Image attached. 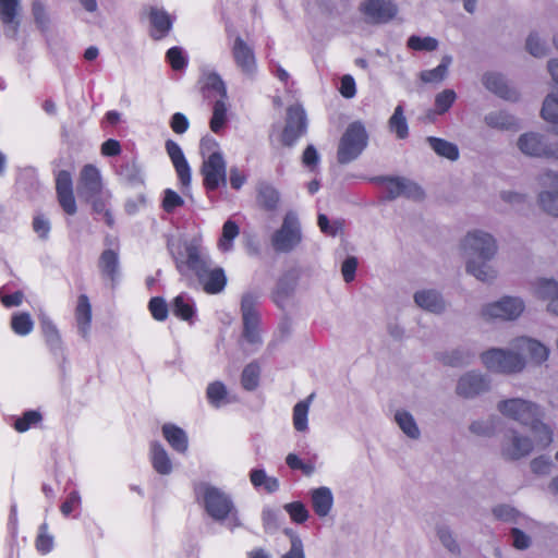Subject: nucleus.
Returning a JSON list of instances; mask_svg holds the SVG:
<instances>
[{
  "instance_id": "nucleus-1",
  "label": "nucleus",
  "mask_w": 558,
  "mask_h": 558,
  "mask_svg": "<svg viewBox=\"0 0 558 558\" xmlns=\"http://www.w3.org/2000/svg\"><path fill=\"white\" fill-rule=\"evenodd\" d=\"M175 268L184 275L189 270L197 277L203 290L207 294H218L227 286V276L222 267L209 268L207 258L203 255L199 245L190 243L185 246V258L175 257Z\"/></svg>"
},
{
  "instance_id": "nucleus-2",
  "label": "nucleus",
  "mask_w": 558,
  "mask_h": 558,
  "mask_svg": "<svg viewBox=\"0 0 558 558\" xmlns=\"http://www.w3.org/2000/svg\"><path fill=\"white\" fill-rule=\"evenodd\" d=\"M498 411L506 417L519 422L531 428L536 446L544 449L553 441V430L539 420L538 407L520 398L501 400L497 404Z\"/></svg>"
},
{
  "instance_id": "nucleus-3",
  "label": "nucleus",
  "mask_w": 558,
  "mask_h": 558,
  "mask_svg": "<svg viewBox=\"0 0 558 558\" xmlns=\"http://www.w3.org/2000/svg\"><path fill=\"white\" fill-rule=\"evenodd\" d=\"M462 247L476 257L466 264L469 274L481 281H488L496 277V271L486 265V262L492 259L497 252L496 241L489 233L469 232L462 242Z\"/></svg>"
},
{
  "instance_id": "nucleus-4",
  "label": "nucleus",
  "mask_w": 558,
  "mask_h": 558,
  "mask_svg": "<svg viewBox=\"0 0 558 558\" xmlns=\"http://www.w3.org/2000/svg\"><path fill=\"white\" fill-rule=\"evenodd\" d=\"M197 501H202L206 513L215 521L230 520L234 526L241 522L238 510L229 494L207 483H198L194 486Z\"/></svg>"
},
{
  "instance_id": "nucleus-5",
  "label": "nucleus",
  "mask_w": 558,
  "mask_h": 558,
  "mask_svg": "<svg viewBox=\"0 0 558 558\" xmlns=\"http://www.w3.org/2000/svg\"><path fill=\"white\" fill-rule=\"evenodd\" d=\"M260 294L258 292L247 291L241 298V315L243 323L242 337L252 344H262L260 336V314L257 310Z\"/></svg>"
},
{
  "instance_id": "nucleus-6",
  "label": "nucleus",
  "mask_w": 558,
  "mask_h": 558,
  "mask_svg": "<svg viewBox=\"0 0 558 558\" xmlns=\"http://www.w3.org/2000/svg\"><path fill=\"white\" fill-rule=\"evenodd\" d=\"M367 142L368 134L365 126L360 121L350 123L338 145V162L345 165L356 159L367 146Z\"/></svg>"
},
{
  "instance_id": "nucleus-7",
  "label": "nucleus",
  "mask_w": 558,
  "mask_h": 558,
  "mask_svg": "<svg viewBox=\"0 0 558 558\" xmlns=\"http://www.w3.org/2000/svg\"><path fill=\"white\" fill-rule=\"evenodd\" d=\"M481 359L487 369L496 373H518L525 366V361L520 354L502 349H489L482 353Z\"/></svg>"
},
{
  "instance_id": "nucleus-8",
  "label": "nucleus",
  "mask_w": 558,
  "mask_h": 558,
  "mask_svg": "<svg viewBox=\"0 0 558 558\" xmlns=\"http://www.w3.org/2000/svg\"><path fill=\"white\" fill-rule=\"evenodd\" d=\"M302 241L300 221L295 213L288 211L281 227L272 234L271 244L277 252H290Z\"/></svg>"
},
{
  "instance_id": "nucleus-9",
  "label": "nucleus",
  "mask_w": 558,
  "mask_h": 558,
  "mask_svg": "<svg viewBox=\"0 0 558 558\" xmlns=\"http://www.w3.org/2000/svg\"><path fill=\"white\" fill-rule=\"evenodd\" d=\"M203 185L207 192H215L227 184V163L222 155H214L203 160L201 166Z\"/></svg>"
},
{
  "instance_id": "nucleus-10",
  "label": "nucleus",
  "mask_w": 558,
  "mask_h": 558,
  "mask_svg": "<svg viewBox=\"0 0 558 558\" xmlns=\"http://www.w3.org/2000/svg\"><path fill=\"white\" fill-rule=\"evenodd\" d=\"M377 184L384 185L387 192V199H395L399 196L421 199L424 196L423 190L415 183L405 179L395 177H377L373 179Z\"/></svg>"
},
{
  "instance_id": "nucleus-11",
  "label": "nucleus",
  "mask_w": 558,
  "mask_h": 558,
  "mask_svg": "<svg viewBox=\"0 0 558 558\" xmlns=\"http://www.w3.org/2000/svg\"><path fill=\"white\" fill-rule=\"evenodd\" d=\"M306 114L299 106H290L287 109L286 125L281 134V142L284 146H292L306 132Z\"/></svg>"
},
{
  "instance_id": "nucleus-12",
  "label": "nucleus",
  "mask_w": 558,
  "mask_h": 558,
  "mask_svg": "<svg viewBox=\"0 0 558 558\" xmlns=\"http://www.w3.org/2000/svg\"><path fill=\"white\" fill-rule=\"evenodd\" d=\"M518 147L526 156L558 159V144L549 146L542 135L534 132L522 134L518 140Z\"/></svg>"
},
{
  "instance_id": "nucleus-13",
  "label": "nucleus",
  "mask_w": 558,
  "mask_h": 558,
  "mask_svg": "<svg viewBox=\"0 0 558 558\" xmlns=\"http://www.w3.org/2000/svg\"><path fill=\"white\" fill-rule=\"evenodd\" d=\"M524 311V303L519 298L505 296L501 300L487 304L482 315L486 318H499L512 320L518 318Z\"/></svg>"
},
{
  "instance_id": "nucleus-14",
  "label": "nucleus",
  "mask_w": 558,
  "mask_h": 558,
  "mask_svg": "<svg viewBox=\"0 0 558 558\" xmlns=\"http://www.w3.org/2000/svg\"><path fill=\"white\" fill-rule=\"evenodd\" d=\"M57 199L62 210L73 216L77 211L73 191L72 175L68 170H60L54 175Z\"/></svg>"
},
{
  "instance_id": "nucleus-15",
  "label": "nucleus",
  "mask_w": 558,
  "mask_h": 558,
  "mask_svg": "<svg viewBox=\"0 0 558 558\" xmlns=\"http://www.w3.org/2000/svg\"><path fill=\"white\" fill-rule=\"evenodd\" d=\"M360 11L368 22L385 24L397 15L398 8L391 0H365L361 3Z\"/></svg>"
},
{
  "instance_id": "nucleus-16",
  "label": "nucleus",
  "mask_w": 558,
  "mask_h": 558,
  "mask_svg": "<svg viewBox=\"0 0 558 558\" xmlns=\"http://www.w3.org/2000/svg\"><path fill=\"white\" fill-rule=\"evenodd\" d=\"M77 193L81 198L96 196L105 191L99 169L92 165H84L77 180Z\"/></svg>"
},
{
  "instance_id": "nucleus-17",
  "label": "nucleus",
  "mask_w": 558,
  "mask_h": 558,
  "mask_svg": "<svg viewBox=\"0 0 558 558\" xmlns=\"http://www.w3.org/2000/svg\"><path fill=\"white\" fill-rule=\"evenodd\" d=\"M166 151L173 165L179 183L182 189H189L192 181L191 167L180 145L173 140H167Z\"/></svg>"
},
{
  "instance_id": "nucleus-18",
  "label": "nucleus",
  "mask_w": 558,
  "mask_h": 558,
  "mask_svg": "<svg viewBox=\"0 0 558 558\" xmlns=\"http://www.w3.org/2000/svg\"><path fill=\"white\" fill-rule=\"evenodd\" d=\"M233 60L242 73L253 75L256 72V58L253 48L241 37L236 36L231 48Z\"/></svg>"
},
{
  "instance_id": "nucleus-19",
  "label": "nucleus",
  "mask_w": 558,
  "mask_h": 558,
  "mask_svg": "<svg viewBox=\"0 0 558 558\" xmlns=\"http://www.w3.org/2000/svg\"><path fill=\"white\" fill-rule=\"evenodd\" d=\"M19 9L20 0H0V21L5 27V36L11 39H16L19 35Z\"/></svg>"
},
{
  "instance_id": "nucleus-20",
  "label": "nucleus",
  "mask_w": 558,
  "mask_h": 558,
  "mask_svg": "<svg viewBox=\"0 0 558 558\" xmlns=\"http://www.w3.org/2000/svg\"><path fill=\"white\" fill-rule=\"evenodd\" d=\"M148 19L151 26L150 37L154 40H160L165 38L172 29L173 19L163 9L149 7Z\"/></svg>"
},
{
  "instance_id": "nucleus-21",
  "label": "nucleus",
  "mask_w": 558,
  "mask_h": 558,
  "mask_svg": "<svg viewBox=\"0 0 558 558\" xmlns=\"http://www.w3.org/2000/svg\"><path fill=\"white\" fill-rule=\"evenodd\" d=\"M488 389V381L476 373L462 376L457 385V393L464 398H473Z\"/></svg>"
},
{
  "instance_id": "nucleus-22",
  "label": "nucleus",
  "mask_w": 558,
  "mask_h": 558,
  "mask_svg": "<svg viewBox=\"0 0 558 558\" xmlns=\"http://www.w3.org/2000/svg\"><path fill=\"white\" fill-rule=\"evenodd\" d=\"M483 83L487 89L506 100L515 101L519 97L517 90L510 87L500 74L487 73L483 77Z\"/></svg>"
},
{
  "instance_id": "nucleus-23",
  "label": "nucleus",
  "mask_w": 558,
  "mask_h": 558,
  "mask_svg": "<svg viewBox=\"0 0 558 558\" xmlns=\"http://www.w3.org/2000/svg\"><path fill=\"white\" fill-rule=\"evenodd\" d=\"M514 347L538 364L546 361L549 354V350L543 343L526 337L517 338Z\"/></svg>"
},
{
  "instance_id": "nucleus-24",
  "label": "nucleus",
  "mask_w": 558,
  "mask_h": 558,
  "mask_svg": "<svg viewBox=\"0 0 558 558\" xmlns=\"http://www.w3.org/2000/svg\"><path fill=\"white\" fill-rule=\"evenodd\" d=\"M201 90L205 99H228L225 82L217 73H209L204 77Z\"/></svg>"
},
{
  "instance_id": "nucleus-25",
  "label": "nucleus",
  "mask_w": 558,
  "mask_h": 558,
  "mask_svg": "<svg viewBox=\"0 0 558 558\" xmlns=\"http://www.w3.org/2000/svg\"><path fill=\"white\" fill-rule=\"evenodd\" d=\"M535 294L541 300L549 301L548 311L558 315V282L551 279H539L535 283Z\"/></svg>"
},
{
  "instance_id": "nucleus-26",
  "label": "nucleus",
  "mask_w": 558,
  "mask_h": 558,
  "mask_svg": "<svg viewBox=\"0 0 558 558\" xmlns=\"http://www.w3.org/2000/svg\"><path fill=\"white\" fill-rule=\"evenodd\" d=\"M74 315L80 333L87 337L92 324V305L86 294L78 295Z\"/></svg>"
},
{
  "instance_id": "nucleus-27",
  "label": "nucleus",
  "mask_w": 558,
  "mask_h": 558,
  "mask_svg": "<svg viewBox=\"0 0 558 558\" xmlns=\"http://www.w3.org/2000/svg\"><path fill=\"white\" fill-rule=\"evenodd\" d=\"M162 435L167 442L170 445V447L179 452V453H185L189 448V440L185 432L171 423H166L162 425Z\"/></svg>"
},
{
  "instance_id": "nucleus-28",
  "label": "nucleus",
  "mask_w": 558,
  "mask_h": 558,
  "mask_svg": "<svg viewBox=\"0 0 558 558\" xmlns=\"http://www.w3.org/2000/svg\"><path fill=\"white\" fill-rule=\"evenodd\" d=\"M415 303L432 313L439 314L445 310L441 295L435 290H422L414 294Z\"/></svg>"
},
{
  "instance_id": "nucleus-29",
  "label": "nucleus",
  "mask_w": 558,
  "mask_h": 558,
  "mask_svg": "<svg viewBox=\"0 0 558 558\" xmlns=\"http://www.w3.org/2000/svg\"><path fill=\"white\" fill-rule=\"evenodd\" d=\"M150 462L158 474L167 475L172 471L171 460L166 449L158 441L150 444Z\"/></svg>"
},
{
  "instance_id": "nucleus-30",
  "label": "nucleus",
  "mask_w": 558,
  "mask_h": 558,
  "mask_svg": "<svg viewBox=\"0 0 558 558\" xmlns=\"http://www.w3.org/2000/svg\"><path fill=\"white\" fill-rule=\"evenodd\" d=\"M533 450L530 438L514 435L511 442L502 448V454L510 460H517L527 456Z\"/></svg>"
},
{
  "instance_id": "nucleus-31",
  "label": "nucleus",
  "mask_w": 558,
  "mask_h": 558,
  "mask_svg": "<svg viewBox=\"0 0 558 558\" xmlns=\"http://www.w3.org/2000/svg\"><path fill=\"white\" fill-rule=\"evenodd\" d=\"M256 202L260 208L274 211L280 202L279 192L269 183H260L257 186Z\"/></svg>"
},
{
  "instance_id": "nucleus-32",
  "label": "nucleus",
  "mask_w": 558,
  "mask_h": 558,
  "mask_svg": "<svg viewBox=\"0 0 558 558\" xmlns=\"http://www.w3.org/2000/svg\"><path fill=\"white\" fill-rule=\"evenodd\" d=\"M332 504V494L328 487H319L312 492V507L318 517H326L330 512Z\"/></svg>"
},
{
  "instance_id": "nucleus-33",
  "label": "nucleus",
  "mask_w": 558,
  "mask_h": 558,
  "mask_svg": "<svg viewBox=\"0 0 558 558\" xmlns=\"http://www.w3.org/2000/svg\"><path fill=\"white\" fill-rule=\"evenodd\" d=\"M98 266L102 277L114 281L118 275L119 257L113 250H105L99 257Z\"/></svg>"
},
{
  "instance_id": "nucleus-34",
  "label": "nucleus",
  "mask_w": 558,
  "mask_h": 558,
  "mask_svg": "<svg viewBox=\"0 0 558 558\" xmlns=\"http://www.w3.org/2000/svg\"><path fill=\"white\" fill-rule=\"evenodd\" d=\"M172 313L184 322H191L195 316V306L184 294L177 295L171 302Z\"/></svg>"
},
{
  "instance_id": "nucleus-35",
  "label": "nucleus",
  "mask_w": 558,
  "mask_h": 558,
  "mask_svg": "<svg viewBox=\"0 0 558 558\" xmlns=\"http://www.w3.org/2000/svg\"><path fill=\"white\" fill-rule=\"evenodd\" d=\"M427 143L433 148V150L440 157H445L452 161L459 158V149L457 145H454L453 143L435 136H428Z\"/></svg>"
},
{
  "instance_id": "nucleus-36",
  "label": "nucleus",
  "mask_w": 558,
  "mask_h": 558,
  "mask_svg": "<svg viewBox=\"0 0 558 558\" xmlns=\"http://www.w3.org/2000/svg\"><path fill=\"white\" fill-rule=\"evenodd\" d=\"M485 121H486L487 125L495 128V129H500V130H518L519 129V123H518L517 119L513 116H511L505 111L490 112L489 114H487L485 117Z\"/></svg>"
},
{
  "instance_id": "nucleus-37",
  "label": "nucleus",
  "mask_w": 558,
  "mask_h": 558,
  "mask_svg": "<svg viewBox=\"0 0 558 558\" xmlns=\"http://www.w3.org/2000/svg\"><path fill=\"white\" fill-rule=\"evenodd\" d=\"M388 126L390 132L395 133L399 140H405L409 136V126L401 105L395 108L388 121Z\"/></svg>"
},
{
  "instance_id": "nucleus-38",
  "label": "nucleus",
  "mask_w": 558,
  "mask_h": 558,
  "mask_svg": "<svg viewBox=\"0 0 558 558\" xmlns=\"http://www.w3.org/2000/svg\"><path fill=\"white\" fill-rule=\"evenodd\" d=\"M240 234V228L238 223L231 219H228L222 226L221 236L218 240V248L221 252H228L233 247V241Z\"/></svg>"
},
{
  "instance_id": "nucleus-39",
  "label": "nucleus",
  "mask_w": 558,
  "mask_h": 558,
  "mask_svg": "<svg viewBox=\"0 0 558 558\" xmlns=\"http://www.w3.org/2000/svg\"><path fill=\"white\" fill-rule=\"evenodd\" d=\"M260 366L254 361L247 364L241 375V385L247 391L255 390L259 385Z\"/></svg>"
},
{
  "instance_id": "nucleus-40",
  "label": "nucleus",
  "mask_w": 558,
  "mask_h": 558,
  "mask_svg": "<svg viewBox=\"0 0 558 558\" xmlns=\"http://www.w3.org/2000/svg\"><path fill=\"white\" fill-rule=\"evenodd\" d=\"M206 397L208 402L215 408H220L229 402L227 387L219 380L213 381L207 386Z\"/></svg>"
},
{
  "instance_id": "nucleus-41",
  "label": "nucleus",
  "mask_w": 558,
  "mask_h": 558,
  "mask_svg": "<svg viewBox=\"0 0 558 558\" xmlns=\"http://www.w3.org/2000/svg\"><path fill=\"white\" fill-rule=\"evenodd\" d=\"M227 100L216 99L213 106V116L209 122V128L214 133H219L227 122Z\"/></svg>"
},
{
  "instance_id": "nucleus-42",
  "label": "nucleus",
  "mask_w": 558,
  "mask_h": 558,
  "mask_svg": "<svg viewBox=\"0 0 558 558\" xmlns=\"http://www.w3.org/2000/svg\"><path fill=\"white\" fill-rule=\"evenodd\" d=\"M451 58L446 56L442 58L439 65L432 70L422 71L420 74L421 81L424 83H440L445 80Z\"/></svg>"
},
{
  "instance_id": "nucleus-43",
  "label": "nucleus",
  "mask_w": 558,
  "mask_h": 558,
  "mask_svg": "<svg viewBox=\"0 0 558 558\" xmlns=\"http://www.w3.org/2000/svg\"><path fill=\"white\" fill-rule=\"evenodd\" d=\"M43 421V415L37 410L25 411L14 421L13 427L19 433H25L29 428L37 426Z\"/></svg>"
},
{
  "instance_id": "nucleus-44",
  "label": "nucleus",
  "mask_w": 558,
  "mask_h": 558,
  "mask_svg": "<svg viewBox=\"0 0 558 558\" xmlns=\"http://www.w3.org/2000/svg\"><path fill=\"white\" fill-rule=\"evenodd\" d=\"M553 182L557 190L555 192H543L539 194L541 207L551 216L558 217V174L553 175Z\"/></svg>"
},
{
  "instance_id": "nucleus-45",
  "label": "nucleus",
  "mask_w": 558,
  "mask_h": 558,
  "mask_svg": "<svg viewBox=\"0 0 558 558\" xmlns=\"http://www.w3.org/2000/svg\"><path fill=\"white\" fill-rule=\"evenodd\" d=\"M293 284L288 282L284 278L279 279L276 289L271 293L272 302L281 310L284 308L287 301L293 293Z\"/></svg>"
},
{
  "instance_id": "nucleus-46",
  "label": "nucleus",
  "mask_w": 558,
  "mask_h": 558,
  "mask_svg": "<svg viewBox=\"0 0 558 558\" xmlns=\"http://www.w3.org/2000/svg\"><path fill=\"white\" fill-rule=\"evenodd\" d=\"M11 328L19 336H26L32 332L34 323L28 313H17L11 318Z\"/></svg>"
},
{
  "instance_id": "nucleus-47",
  "label": "nucleus",
  "mask_w": 558,
  "mask_h": 558,
  "mask_svg": "<svg viewBox=\"0 0 558 558\" xmlns=\"http://www.w3.org/2000/svg\"><path fill=\"white\" fill-rule=\"evenodd\" d=\"M396 422L399 427L403 430V433L410 438H417L420 436V430L416 426V423L413 416L407 411H398L396 413Z\"/></svg>"
},
{
  "instance_id": "nucleus-48",
  "label": "nucleus",
  "mask_w": 558,
  "mask_h": 558,
  "mask_svg": "<svg viewBox=\"0 0 558 558\" xmlns=\"http://www.w3.org/2000/svg\"><path fill=\"white\" fill-rule=\"evenodd\" d=\"M308 409V400L300 401L293 408V426L298 432L307 429Z\"/></svg>"
},
{
  "instance_id": "nucleus-49",
  "label": "nucleus",
  "mask_w": 558,
  "mask_h": 558,
  "mask_svg": "<svg viewBox=\"0 0 558 558\" xmlns=\"http://www.w3.org/2000/svg\"><path fill=\"white\" fill-rule=\"evenodd\" d=\"M407 45L410 49L415 51H433L437 49L438 41L436 38L430 36L420 37L413 35L409 37Z\"/></svg>"
},
{
  "instance_id": "nucleus-50",
  "label": "nucleus",
  "mask_w": 558,
  "mask_h": 558,
  "mask_svg": "<svg viewBox=\"0 0 558 558\" xmlns=\"http://www.w3.org/2000/svg\"><path fill=\"white\" fill-rule=\"evenodd\" d=\"M148 310L153 318L157 322H165L168 318V304L161 296H153L148 302Z\"/></svg>"
},
{
  "instance_id": "nucleus-51",
  "label": "nucleus",
  "mask_w": 558,
  "mask_h": 558,
  "mask_svg": "<svg viewBox=\"0 0 558 558\" xmlns=\"http://www.w3.org/2000/svg\"><path fill=\"white\" fill-rule=\"evenodd\" d=\"M35 547L41 555H47L53 548V537L48 533V526L46 523L39 526V531L35 539Z\"/></svg>"
},
{
  "instance_id": "nucleus-52",
  "label": "nucleus",
  "mask_w": 558,
  "mask_h": 558,
  "mask_svg": "<svg viewBox=\"0 0 558 558\" xmlns=\"http://www.w3.org/2000/svg\"><path fill=\"white\" fill-rule=\"evenodd\" d=\"M284 510L294 523L302 524L308 519V511L301 501L286 504Z\"/></svg>"
},
{
  "instance_id": "nucleus-53",
  "label": "nucleus",
  "mask_w": 558,
  "mask_h": 558,
  "mask_svg": "<svg viewBox=\"0 0 558 558\" xmlns=\"http://www.w3.org/2000/svg\"><path fill=\"white\" fill-rule=\"evenodd\" d=\"M166 59L174 71H181L187 66V59L180 47H171L166 52Z\"/></svg>"
},
{
  "instance_id": "nucleus-54",
  "label": "nucleus",
  "mask_w": 558,
  "mask_h": 558,
  "mask_svg": "<svg viewBox=\"0 0 558 558\" xmlns=\"http://www.w3.org/2000/svg\"><path fill=\"white\" fill-rule=\"evenodd\" d=\"M457 95L453 89H445L436 95L435 107L439 114L447 112L453 105Z\"/></svg>"
},
{
  "instance_id": "nucleus-55",
  "label": "nucleus",
  "mask_w": 558,
  "mask_h": 558,
  "mask_svg": "<svg viewBox=\"0 0 558 558\" xmlns=\"http://www.w3.org/2000/svg\"><path fill=\"white\" fill-rule=\"evenodd\" d=\"M184 205V199L173 190L166 189L163 191V198L161 202L162 209L171 214L175 208L182 207Z\"/></svg>"
},
{
  "instance_id": "nucleus-56",
  "label": "nucleus",
  "mask_w": 558,
  "mask_h": 558,
  "mask_svg": "<svg viewBox=\"0 0 558 558\" xmlns=\"http://www.w3.org/2000/svg\"><path fill=\"white\" fill-rule=\"evenodd\" d=\"M32 13H33L34 21H35L37 27L41 32H46L48 29V25H49V16L46 12V8H45L44 3L39 0H35L32 3Z\"/></svg>"
},
{
  "instance_id": "nucleus-57",
  "label": "nucleus",
  "mask_w": 558,
  "mask_h": 558,
  "mask_svg": "<svg viewBox=\"0 0 558 558\" xmlns=\"http://www.w3.org/2000/svg\"><path fill=\"white\" fill-rule=\"evenodd\" d=\"M43 335L46 343L51 348H59L61 344V336L58 328L51 322H44L41 324Z\"/></svg>"
},
{
  "instance_id": "nucleus-58",
  "label": "nucleus",
  "mask_w": 558,
  "mask_h": 558,
  "mask_svg": "<svg viewBox=\"0 0 558 558\" xmlns=\"http://www.w3.org/2000/svg\"><path fill=\"white\" fill-rule=\"evenodd\" d=\"M199 154L204 159L214 155H222L219 151L218 142L210 135L203 136L199 142Z\"/></svg>"
},
{
  "instance_id": "nucleus-59",
  "label": "nucleus",
  "mask_w": 558,
  "mask_h": 558,
  "mask_svg": "<svg viewBox=\"0 0 558 558\" xmlns=\"http://www.w3.org/2000/svg\"><path fill=\"white\" fill-rule=\"evenodd\" d=\"M286 533L291 538V548L287 554L282 556V558H305L303 544L300 537L295 535L291 530H287Z\"/></svg>"
},
{
  "instance_id": "nucleus-60",
  "label": "nucleus",
  "mask_w": 558,
  "mask_h": 558,
  "mask_svg": "<svg viewBox=\"0 0 558 558\" xmlns=\"http://www.w3.org/2000/svg\"><path fill=\"white\" fill-rule=\"evenodd\" d=\"M470 430L478 436H492L495 430V420L475 421L470 425Z\"/></svg>"
},
{
  "instance_id": "nucleus-61",
  "label": "nucleus",
  "mask_w": 558,
  "mask_h": 558,
  "mask_svg": "<svg viewBox=\"0 0 558 558\" xmlns=\"http://www.w3.org/2000/svg\"><path fill=\"white\" fill-rule=\"evenodd\" d=\"M81 505V496L77 492H71L65 500L60 506V511L63 515H70Z\"/></svg>"
},
{
  "instance_id": "nucleus-62",
  "label": "nucleus",
  "mask_w": 558,
  "mask_h": 558,
  "mask_svg": "<svg viewBox=\"0 0 558 558\" xmlns=\"http://www.w3.org/2000/svg\"><path fill=\"white\" fill-rule=\"evenodd\" d=\"M339 92L342 97L350 99L356 94V85L352 75L345 74L341 77Z\"/></svg>"
},
{
  "instance_id": "nucleus-63",
  "label": "nucleus",
  "mask_w": 558,
  "mask_h": 558,
  "mask_svg": "<svg viewBox=\"0 0 558 558\" xmlns=\"http://www.w3.org/2000/svg\"><path fill=\"white\" fill-rule=\"evenodd\" d=\"M190 122L185 114L175 112L170 120V128L175 134H183L189 130Z\"/></svg>"
},
{
  "instance_id": "nucleus-64",
  "label": "nucleus",
  "mask_w": 558,
  "mask_h": 558,
  "mask_svg": "<svg viewBox=\"0 0 558 558\" xmlns=\"http://www.w3.org/2000/svg\"><path fill=\"white\" fill-rule=\"evenodd\" d=\"M526 50L534 57H543L546 53V49L536 34H530L527 37Z\"/></svg>"
}]
</instances>
